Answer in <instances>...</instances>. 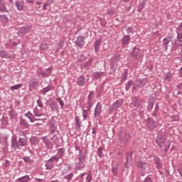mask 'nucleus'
I'll return each instance as SVG.
<instances>
[{
    "instance_id": "obj_1",
    "label": "nucleus",
    "mask_w": 182,
    "mask_h": 182,
    "mask_svg": "<svg viewBox=\"0 0 182 182\" xmlns=\"http://www.w3.org/2000/svg\"><path fill=\"white\" fill-rule=\"evenodd\" d=\"M146 85H147V79H136L133 86V90L141 89V87L146 86Z\"/></svg>"
},
{
    "instance_id": "obj_2",
    "label": "nucleus",
    "mask_w": 182,
    "mask_h": 182,
    "mask_svg": "<svg viewBox=\"0 0 182 182\" xmlns=\"http://www.w3.org/2000/svg\"><path fill=\"white\" fill-rule=\"evenodd\" d=\"M130 139H132L130 134H125L124 135L119 134L118 136V143L120 144H127Z\"/></svg>"
},
{
    "instance_id": "obj_3",
    "label": "nucleus",
    "mask_w": 182,
    "mask_h": 182,
    "mask_svg": "<svg viewBox=\"0 0 182 182\" xmlns=\"http://www.w3.org/2000/svg\"><path fill=\"white\" fill-rule=\"evenodd\" d=\"M131 56L139 60V59L143 56V54L141 53V50L139 47H134L131 53Z\"/></svg>"
},
{
    "instance_id": "obj_4",
    "label": "nucleus",
    "mask_w": 182,
    "mask_h": 182,
    "mask_svg": "<svg viewBox=\"0 0 182 182\" xmlns=\"http://www.w3.org/2000/svg\"><path fill=\"white\" fill-rule=\"evenodd\" d=\"M41 140L43 141V143L46 144L48 150H52L53 149V144H52L50 140H49V139L48 138V136H42Z\"/></svg>"
},
{
    "instance_id": "obj_5",
    "label": "nucleus",
    "mask_w": 182,
    "mask_h": 182,
    "mask_svg": "<svg viewBox=\"0 0 182 182\" xmlns=\"http://www.w3.org/2000/svg\"><path fill=\"white\" fill-rule=\"evenodd\" d=\"M18 144L21 147H26L29 142L28 141V139L26 138V134L23 133V137H20L18 139Z\"/></svg>"
},
{
    "instance_id": "obj_6",
    "label": "nucleus",
    "mask_w": 182,
    "mask_h": 182,
    "mask_svg": "<svg viewBox=\"0 0 182 182\" xmlns=\"http://www.w3.org/2000/svg\"><path fill=\"white\" fill-rule=\"evenodd\" d=\"M156 144L159 147H164L166 144V136L163 135H159L156 139Z\"/></svg>"
},
{
    "instance_id": "obj_7",
    "label": "nucleus",
    "mask_w": 182,
    "mask_h": 182,
    "mask_svg": "<svg viewBox=\"0 0 182 182\" xmlns=\"http://www.w3.org/2000/svg\"><path fill=\"white\" fill-rule=\"evenodd\" d=\"M85 39H86V38L83 36H78L75 41V45L79 48H83V46H85Z\"/></svg>"
},
{
    "instance_id": "obj_8",
    "label": "nucleus",
    "mask_w": 182,
    "mask_h": 182,
    "mask_svg": "<svg viewBox=\"0 0 182 182\" xmlns=\"http://www.w3.org/2000/svg\"><path fill=\"white\" fill-rule=\"evenodd\" d=\"M131 105L135 107V109H139L140 107V105H141V101L137 98V97H132V102Z\"/></svg>"
},
{
    "instance_id": "obj_9",
    "label": "nucleus",
    "mask_w": 182,
    "mask_h": 182,
    "mask_svg": "<svg viewBox=\"0 0 182 182\" xmlns=\"http://www.w3.org/2000/svg\"><path fill=\"white\" fill-rule=\"evenodd\" d=\"M19 146V141L16 140V137L13 136L11 139V149H14V150H19L21 149Z\"/></svg>"
},
{
    "instance_id": "obj_10",
    "label": "nucleus",
    "mask_w": 182,
    "mask_h": 182,
    "mask_svg": "<svg viewBox=\"0 0 182 182\" xmlns=\"http://www.w3.org/2000/svg\"><path fill=\"white\" fill-rule=\"evenodd\" d=\"M102 113V103L97 102L95 109L94 117L100 116Z\"/></svg>"
},
{
    "instance_id": "obj_11",
    "label": "nucleus",
    "mask_w": 182,
    "mask_h": 182,
    "mask_svg": "<svg viewBox=\"0 0 182 182\" xmlns=\"http://www.w3.org/2000/svg\"><path fill=\"white\" fill-rule=\"evenodd\" d=\"M0 12L3 14H9V9L6 7V4H5L4 0H0Z\"/></svg>"
},
{
    "instance_id": "obj_12",
    "label": "nucleus",
    "mask_w": 182,
    "mask_h": 182,
    "mask_svg": "<svg viewBox=\"0 0 182 182\" xmlns=\"http://www.w3.org/2000/svg\"><path fill=\"white\" fill-rule=\"evenodd\" d=\"M76 83L77 86H80V87L85 86V83H86V78L83 75L77 77Z\"/></svg>"
},
{
    "instance_id": "obj_13",
    "label": "nucleus",
    "mask_w": 182,
    "mask_h": 182,
    "mask_svg": "<svg viewBox=\"0 0 182 182\" xmlns=\"http://www.w3.org/2000/svg\"><path fill=\"white\" fill-rule=\"evenodd\" d=\"M29 31H31L30 27H21L18 30V35L20 36H23V35H26V33H28V32H29Z\"/></svg>"
},
{
    "instance_id": "obj_14",
    "label": "nucleus",
    "mask_w": 182,
    "mask_h": 182,
    "mask_svg": "<svg viewBox=\"0 0 182 182\" xmlns=\"http://www.w3.org/2000/svg\"><path fill=\"white\" fill-rule=\"evenodd\" d=\"M136 167L138 168H141V170H143V171H145L146 168H147V162L139 161L136 162Z\"/></svg>"
},
{
    "instance_id": "obj_15",
    "label": "nucleus",
    "mask_w": 182,
    "mask_h": 182,
    "mask_svg": "<svg viewBox=\"0 0 182 182\" xmlns=\"http://www.w3.org/2000/svg\"><path fill=\"white\" fill-rule=\"evenodd\" d=\"M0 58L1 59H11V55L6 50H3L0 51Z\"/></svg>"
},
{
    "instance_id": "obj_16",
    "label": "nucleus",
    "mask_w": 182,
    "mask_h": 182,
    "mask_svg": "<svg viewBox=\"0 0 182 182\" xmlns=\"http://www.w3.org/2000/svg\"><path fill=\"white\" fill-rule=\"evenodd\" d=\"M48 107L53 112H59V110L58 109V103H56V102L55 101H52L51 102H50L48 104Z\"/></svg>"
},
{
    "instance_id": "obj_17",
    "label": "nucleus",
    "mask_w": 182,
    "mask_h": 182,
    "mask_svg": "<svg viewBox=\"0 0 182 182\" xmlns=\"http://www.w3.org/2000/svg\"><path fill=\"white\" fill-rule=\"evenodd\" d=\"M147 126L150 130H154V129H156V122L153 120V119H149Z\"/></svg>"
},
{
    "instance_id": "obj_18",
    "label": "nucleus",
    "mask_w": 182,
    "mask_h": 182,
    "mask_svg": "<svg viewBox=\"0 0 182 182\" xmlns=\"http://www.w3.org/2000/svg\"><path fill=\"white\" fill-rule=\"evenodd\" d=\"M93 62V59L90 58L87 62H86L84 65L81 66V69H85V70H89L90 68V65H92Z\"/></svg>"
},
{
    "instance_id": "obj_19",
    "label": "nucleus",
    "mask_w": 182,
    "mask_h": 182,
    "mask_svg": "<svg viewBox=\"0 0 182 182\" xmlns=\"http://www.w3.org/2000/svg\"><path fill=\"white\" fill-rule=\"evenodd\" d=\"M54 89H55V87L49 85L45 88H43L41 90V93H42V95H43V96H45V95H46V93H48V92H50V90H53Z\"/></svg>"
},
{
    "instance_id": "obj_20",
    "label": "nucleus",
    "mask_w": 182,
    "mask_h": 182,
    "mask_svg": "<svg viewBox=\"0 0 182 182\" xmlns=\"http://www.w3.org/2000/svg\"><path fill=\"white\" fill-rule=\"evenodd\" d=\"M130 43V36H124L122 39V44L124 46L129 45Z\"/></svg>"
},
{
    "instance_id": "obj_21",
    "label": "nucleus",
    "mask_w": 182,
    "mask_h": 182,
    "mask_svg": "<svg viewBox=\"0 0 182 182\" xmlns=\"http://www.w3.org/2000/svg\"><path fill=\"white\" fill-rule=\"evenodd\" d=\"M30 181H31V178L28 175L18 178L16 180V181H19V182H29Z\"/></svg>"
},
{
    "instance_id": "obj_22",
    "label": "nucleus",
    "mask_w": 182,
    "mask_h": 182,
    "mask_svg": "<svg viewBox=\"0 0 182 182\" xmlns=\"http://www.w3.org/2000/svg\"><path fill=\"white\" fill-rule=\"evenodd\" d=\"M0 22H2V23H8L9 22L8 16L5 14L0 15Z\"/></svg>"
},
{
    "instance_id": "obj_23",
    "label": "nucleus",
    "mask_w": 182,
    "mask_h": 182,
    "mask_svg": "<svg viewBox=\"0 0 182 182\" xmlns=\"http://www.w3.org/2000/svg\"><path fill=\"white\" fill-rule=\"evenodd\" d=\"M103 75H105L104 72L97 71L92 74V77H95V79H100Z\"/></svg>"
},
{
    "instance_id": "obj_24",
    "label": "nucleus",
    "mask_w": 182,
    "mask_h": 182,
    "mask_svg": "<svg viewBox=\"0 0 182 182\" xmlns=\"http://www.w3.org/2000/svg\"><path fill=\"white\" fill-rule=\"evenodd\" d=\"M154 162L156 166V168L158 169L161 168V162L160 161V159H159V157L157 156L154 157Z\"/></svg>"
},
{
    "instance_id": "obj_25",
    "label": "nucleus",
    "mask_w": 182,
    "mask_h": 182,
    "mask_svg": "<svg viewBox=\"0 0 182 182\" xmlns=\"http://www.w3.org/2000/svg\"><path fill=\"white\" fill-rule=\"evenodd\" d=\"M122 105H123V100L119 99L114 103L113 106L115 109H119V107H120Z\"/></svg>"
},
{
    "instance_id": "obj_26",
    "label": "nucleus",
    "mask_w": 182,
    "mask_h": 182,
    "mask_svg": "<svg viewBox=\"0 0 182 182\" xmlns=\"http://www.w3.org/2000/svg\"><path fill=\"white\" fill-rule=\"evenodd\" d=\"M75 122H76V125H75L76 129H80V127L82 126V122L80 121V117L75 116Z\"/></svg>"
},
{
    "instance_id": "obj_27",
    "label": "nucleus",
    "mask_w": 182,
    "mask_h": 182,
    "mask_svg": "<svg viewBox=\"0 0 182 182\" xmlns=\"http://www.w3.org/2000/svg\"><path fill=\"white\" fill-rule=\"evenodd\" d=\"M46 170H50L51 168H53V162L49 161V159L48 161H46Z\"/></svg>"
},
{
    "instance_id": "obj_28",
    "label": "nucleus",
    "mask_w": 182,
    "mask_h": 182,
    "mask_svg": "<svg viewBox=\"0 0 182 182\" xmlns=\"http://www.w3.org/2000/svg\"><path fill=\"white\" fill-rule=\"evenodd\" d=\"M94 48L95 52H99V50L100 49V40H97L94 44Z\"/></svg>"
},
{
    "instance_id": "obj_29",
    "label": "nucleus",
    "mask_w": 182,
    "mask_h": 182,
    "mask_svg": "<svg viewBox=\"0 0 182 182\" xmlns=\"http://www.w3.org/2000/svg\"><path fill=\"white\" fill-rule=\"evenodd\" d=\"M171 42V37H166L163 39V45L167 46Z\"/></svg>"
},
{
    "instance_id": "obj_30",
    "label": "nucleus",
    "mask_w": 182,
    "mask_h": 182,
    "mask_svg": "<svg viewBox=\"0 0 182 182\" xmlns=\"http://www.w3.org/2000/svg\"><path fill=\"white\" fill-rule=\"evenodd\" d=\"M58 154L60 159H62L65 156V148H60L58 150Z\"/></svg>"
},
{
    "instance_id": "obj_31",
    "label": "nucleus",
    "mask_w": 182,
    "mask_h": 182,
    "mask_svg": "<svg viewBox=\"0 0 182 182\" xmlns=\"http://www.w3.org/2000/svg\"><path fill=\"white\" fill-rule=\"evenodd\" d=\"M127 75H128L127 70H126L121 77V82L122 83L126 82V80H127Z\"/></svg>"
},
{
    "instance_id": "obj_32",
    "label": "nucleus",
    "mask_w": 182,
    "mask_h": 182,
    "mask_svg": "<svg viewBox=\"0 0 182 182\" xmlns=\"http://www.w3.org/2000/svg\"><path fill=\"white\" fill-rule=\"evenodd\" d=\"M52 73V70L50 68H47L46 71H43L41 73V75L42 76H48V75H50Z\"/></svg>"
},
{
    "instance_id": "obj_33",
    "label": "nucleus",
    "mask_w": 182,
    "mask_h": 182,
    "mask_svg": "<svg viewBox=\"0 0 182 182\" xmlns=\"http://www.w3.org/2000/svg\"><path fill=\"white\" fill-rule=\"evenodd\" d=\"M16 6L18 11H23V4L21 1H16Z\"/></svg>"
},
{
    "instance_id": "obj_34",
    "label": "nucleus",
    "mask_w": 182,
    "mask_h": 182,
    "mask_svg": "<svg viewBox=\"0 0 182 182\" xmlns=\"http://www.w3.org/2000/svg\"><path fill=\"white\" fill-rule=\"evenodd\" d=\"M92 106H93V104H90L89 102H87L85 104V106L82 107V109H85V110L88 111L92 109Z\"/></svg>"
},
{
    "instance_id": "obj_35",
    "label": "nucleus",
    "mask_w": 182,
    "mask_h": 182,
    "mask_svg": "<svg viewBox=\"0 0 182 182\" xmlns=\"http://www.w3.org/2000/svg\"><path fill=\"white\" fill-rule=\"evenodd\" d=\"M25 117H28V119H29V120H30V122H31V123H33V120H32V117H33V113H31V112H28L26 114H25Z\"/></svg>"
},
{
    "instance_id": "obj_36",
    "label": "nucleus",
    "mask_w": 182,
    "mask_h": 182,
    "mask_svg": "<svg viewBox=\"0 0 182 182\" xmlns=\"http://www.w3.org/2000/svg\"><path fill=\"white\" fill-rule=\"evenodd\" d=\"M53 4V0H48L43 6V9H46V7L49 6V5H52Z\"/></svg>"
},
{
    "instance_id": "obj_37",
    "label": "nucleus",
    "mask_w": 182,
    "mask_h": 182,
    "mask_svg": "<svg viewBox=\"0 0 182 182\" xmlns=\"http://www.w3.org/2000/svg\"><path fill=\"white\" fill-rule=\"evenodd\" d=\"M20 126H22L23 127H28V122L24 119H20Z\"/></svg>"
},
{
    "instance_id": "obj_38",
    "label": "nucleus",
    "mask_w": 182,
    "mask_h": 182,
    "mask_svg": "<svg viewBox=\"0 0 182 182\" xmlns=\"http://www.w3.org/2000/svg\"><path fill=\"white\" fill-rule=\"evenodd\" d=\"M22 87V84H17L16 85H13L10 87L11 90H18V89H21Z\"/></svg>"
},
{
    "instance_id": "obj_39",
    "label": "nucleus",
    "mask_w": 182,
    "mask_h": 182,
    "mask_svg": "<svg viewBox=\"0 0 182 182\" xmlns=\"http://www.w3.org/2000/svg\"><path fill=\"white\" fill-rule=\"evenodd\" d=\"M73 178V173H70L64 176V178L66 181H68V182L70 181V180H72Z\"/></svg>"
},
{
    "instance_id": "obj_40",
    "label": "nucleus",
    "mask_w": 182,
    "mask_h": 182,
    "mask_svg": "<svg viewBox=\"0 0 182 182\" xmlns=\"http://www.w3.org/2000/svg\"><path fill=\"white\" fill-rule=\"evenodd\" d=\"M23 160L25 161V163H33V160L31 159V157L29 156H23Z\"/></svg>"
},
{
    "instance_id": "obj_41",
    "label": "nucleus",
    "mask_w": 182,
    "mask_h": 182,
    "mask_svg": "<svg viewBox=\"0 0 182 182\" xmlns=\"http://www.w3.org/2000/svg\"><path fill=\"white\" fill-rule=\"evenodd\" d=\"M53 136V137L50 138V139L52 140L53 143H56L58 142V141L59 140V138L58 137L57 134H51Z\"/></svg>"
},
{
    "instance_id": "obj_42",
    "label": "nucleus",
    "mask_w": 182,
    "mask_h": 182,
    "mask_svg": "<svg viewBox=\"0 0 182 182\" xmlns=\"http://www.w3.org/2000/svg\"><path fill=\"white\" fill-rule=\"evenodd\" d=\"M97 155L100 157V159H102L103 156V149L102 147H99L97 149Z\"/></svg>"
},
{
    "instance_id": "obj_43",
    "label": "nucleus",
    "mask_w": 182,
    "mask_h": 182,
    "mask_svg": "<svg viewBox=\"0 0 182 182\" xmlns=\"http://www.w3.org/2000/svg\"><path fill=\"white\" fill-rule=\"evenodd\" d=\"M119 60H120V55L114 54L113 58H112V61L113 62H117Z\"/></svg>"
},
{
    "instance_id": "obj_44",
    "label": "nucleus",
    "mask_w": 182,
    "mask_h": 182,
    "mask_svg": "<svg viewBox=\"0 0 182 182\" xmlns=\"http://www.w3.org/2000/svg\"><path fill=\"white\" fill-rule=\"evenodd\" d=\"M49 161H51L52 163H53L54 161H55L56 163H58V161H59V158L57 156H52L50 159H48Z\"/></svg>"
},
{
    "instance_id": "obj_45",
    "label": "nucleus",
    "mask_w": 182,
    "mask_h": 182,
    "mask_svg": "<svg viewBox=\"0 0 182 182\" xmlns=\"http://www.w3.org/2000/svg\"><path fill=\"white\" fill-rule=\"evenodd\" d=\"M92 102H93V97H92V92H90L87 97V103L93 105Z\"/></svg>"
},
{
    "instance_id": "obj_46",
    "label": "nucleus",
    "mask_w": 182,
    "mask_h": 182,
    "mask_svg": "<svg viewBox=\"0 0 182 182\" xmlns=\"http://www.w3.org/2000/svg\"><path fill=\"white\" fill-rule=\"evenodd\" d=\"M132 85H133V81L129 80L125 87V90H127V92H128L129 89H130V87H132Z\"/></svg>"
},
{
    "instance_id": "obj_47",
    "label": "nucleus",
    "mask_w": 182,
    "mask_h": 182,
    "mask_svg": "<svg viewBox=\"0 0 182 182\" xmlns=\"http://www.w3.org/2000/svg\"><path fill=\"white\" fill-rule=\"evenodd\" d=\"M171 77H172L171 73H168L165 76V80H167V82H171Z\"/></svg>"
},
{
    "instance_id": "obj_48",
    "label": "nucleus",
    "mask_w": 182,
    "mask_h": 182,
    "mask_svg": "<svg viewBox=\"0 0 182 182\" xmlns=\"http://www.w3.org/2000/svg\"><path fill=\"white\" fill-rule=\"evenodd\" d=\"M34 114L36 116V117H41L42 116V114H41V112L38 110V107H36L34 109Z\"/></svg>"
},
{
    "instance_id": "obj_49",
    "label": "nucleus",
    "mask_w": 182,
    "mask_h": 182,
    "mask_svg": "<svg viewBox=\"0 0 182 182\" xmlns=\"http://www.w3.org/2000/svg\"><path fill=\"white\" fill-rule=\"evenodd\" d=\"M40 49L41 50H46V49H48V44L45 43H41V45L40 46Z\"/></svg>"
},
{
    "instance_id": "obj_50",
    "label": "nucleus",
    "mask_w": 182,
    "mask_h": 182,
    "mask_svg": "<svg viewBox=\"0 0 182 182\" xmlns=\"http://www.w3.org/2000/svg\"><path fill=\"white\" fill-rule=\"evenodd\" d=\"M88 111L85 110V108H82V117H84V119H87V116H89Z\"/></svg>"
},
{
    "instance_id": "obj_51",
    "label": "nucleus",
    "mask_w": 182,
    "mask_h": 182,
    "mask_svg": "<svg viewBox=\"0 0 182 182\" xmlns=\"http://www.w3.org/2000/svg\"><path fill=\"white\" fill-rule=\"evenodd\" d=\"M57 102H58V103H60V106H61V109H63V106H65V104L63 103V100H62V98L60 97H58L56 98Z\"/></svg>"
},
{
    "instance_id": "obj_52",
    "label": "nucleus",
    "mask_w": 182,
    "mask_h": 182,
    "mask_svg": "<svg viewBox=\"0 0 182 182\" xmlns=\"http://www.w3.org/2000/svg\"><path fill=\"white\" fill-rule=\"evenodd\" d=\"M131 156H132V154H127V156H126L127 161L124 164V167H129L127 166V163L129 162V157H131Z\"/></svg>"
},
{
    "instance_id": "obj_53",
    "label": "nucleus",
    "mask_w": 182,
    "mask_h": 182,
    "mask_svg": "<svg viewBox=\"0 0 182 182\" xmlns=\"http://www.w3.org/2000/svg\"><path fill=\"white\" fill-rule=\"evenodd\" d=\"M63 45H65L63 41H59L58 43V50H59V49H62L63 48Z\"/></svg>"
},
{
    "instance_id": "obj_54",
    "label": "nucleus",
    "mask_w": 182,
    "mask_h": 182,
    "mask_svg": "<svg viewBox=\"0 0 182 182\" xmlns=\"http://www.w3.org/2000/svg\"><path fill=\"white\" fill-rule=\"evenodd\" d=\"M110 69L112 70H116V66H114V61H111V63H110Z\"/></svg>"
},
{
    "instance_id": "obj_55",
    "label": "nucleus",
    "mask_w": 182,
    "mask_h": 182,
    "mask_svg": "<svg viewBox=\"0 0 182 182\" xmlns=\"http://www.w3.org/2000/svg\"><path fill=\"white\" fill-rule=\"evenodd\" d=\"M92 181V174L87 173V176L86 178L85 182Z\"/></svg>"
},
{
    "instance_id": "obj_56",
    "label": "nucleus",
    "mask_w": 182,
    "mask_h": 182,
    "mask_svg": "<svg viewBox=\"0 0 182 182\" xmlns=\"http://www.w3.org/2000/svg\"><path fill=\"white\" fill-rule=\"evenodd\" d=\"M144 182H153V179L150 176H146L144 178Z\"/></svg>"
},
{
    "instance_id": "obj_57",
    "label": "nucleus",
    "mask_w": 182,
    "mask_h": 182,
    "mask_svg": "<svg viewBox=\"0 0 182 182\" xmlns=\"http://www.w3.org/2000/svg\"><path fill=\"white\" fill-rule=\"evenodd\" d=\"M57 128H50V134L49 136H51V134H55L56 132Z\"/></svg>"
},
{
    "instance_id": "obj_58",
    "label": "nucleus",
    "mask_w": 182,
    "mask_h": 182,
    "mask_svg": "<svg viewBox=\"0 0 182 182\" xmlns=\"http://www.w3.org/2000/svg\"><path fill=\"white\" fill-rule=\"evenodd\" d=\"M144 8V2L141 3L139 5L138 9H139V11H143Z\"/></svg>"
},
{
    "instance_id": "obj_59",
    "label": "nucleus",
    "mask_w": 182,
    "mask_h": 182,
    "mask_svg": "<svg viewBox=\"0 0 182 182\" xmlns=\"http://www.w3.org/2000/svg\"><path fill=\"white\" fill-rule=\"evenodd\" d=\"M118 170H119V168H117V167L112 168V173H113V174H114V176H117Z\"/></svg>"
},
{
    "instance_id": "obj_60",
    "label": "nucleus",
    "mask_w": 182,
    "mask_h": 182,
    "mask_svg": "<svg viewBox=\"0 0 182 182\" xmlns=\"http://www.w3.org/2000/svg\"><path fill=\"white\" fill-rule=\"evenodd\" d=\"M133 31V28L132 27H127V29H126V32L128 33H132Z\"/></svg>"
},
{
    "instance_id": "obj_61",
    "label": "nucleus",
    "mask_w": 182,
    "mask_h": 182,
    "mask_svg": "<svg viewBox=\"0 0 182 182\" xmlns=\"http://www.w3.org/2000/svg\"><path fill=\"white\" fill-rule=\"evenodd\" d=\"M37 104L39 107H43V103H42V101H41V100H37Z\"/></svg>"
},
{
    "instance_id": "obj_62",
    "label": "nucleus",
    "mask_w": 182,
    "mask_h": 182,
    "mask_svg": "<svg viewBox=\"0 0 182 182\" xmlns=\"http://www.w3.org/2000/svg\"><path fill=\"white\" fill-rule=\"evenodd\" d=\"M85 156H82L80 155V156H79V163H82V161H85Z\"/></svg>"
},
{
    "instance_id": "obj_63",
    "label": "nucleus",
    "mask_w": 182,
    "mask_h": 182,
    "mask_svg": "<svg viewBox=\"0 0 182 182\" xmlns=\"http://www.w3.org/2000/svg\"><path fill=\"white\" fill-rule=\"evenodd\" d=\"M4 166H5V167H9V166H11V164H10L9 161L6 159Z\"/></svg>"
},
{
    "instance_id": "obj_64",
    "label": "nucleus",
    "mask_w": 182,
    "mask_h": 182,
    "mask_svg": "<svg viewBox=\"0 0 182 182\" xmlns=\"http://www.w3.org/2000/svg\"><path fill=\"white\" fill-rule=\"evenodd\" d=\"M33 89H35V85H33V84H29L30 92H32V90H33Z\"/></svg>"
}]
</instances>
